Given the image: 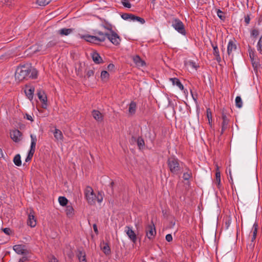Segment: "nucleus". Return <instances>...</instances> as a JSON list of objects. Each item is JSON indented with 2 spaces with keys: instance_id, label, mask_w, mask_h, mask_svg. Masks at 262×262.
<instances>
[{
  "instance_id": "16",
  "label": "nucleus",
  "mask_w": 262,
  "mask_h": 262,
  "mask_svg": "<svg viewBox=\"0 0 262 262\" xmlns=\"http://www.w3.org/2000/svg\"><path fill=\"white\" fill-rule=\"evenodd\" d=\"M34 92V88L31 86L27 87L25 90L26 96L30 100H31L33 98Z\"/></svg>"
},
{
  "instance_id": "27",
  "label": "nucleus",
  "mask_w": 262,
  "mask_h": 262,
  "mask_svg": "<svg viewBox=\"0 0 262 262\" xmlns=\"http://www.w3.org/2000/svg\"><path fill=\"white\" fill-rule=\"evenodd\" d=\"M54 135L56 140L60 141L63 140V136L62 132L59 129H55L54 132Z\"/></svg>"
},
{
  "instance_id": "50",
  "label": "nucleus",
  "mask_w": 262,
  "mask_h": 262,
  "mask_svg": "<svg viewBox=\"0 0 262 262\" xmlns=\"http://www.w3.org/2000/svg\"><path fill=\"white\" fill-rule=\"evenodd\" d=\"M165 238H166V240L168 242H170L172 241V237L170 234H167Z\"/></svg>"
},
{
  "instance_id": "26",
  "label": "nucleus",
  "mask_w": 262,
  "mask_h": 262,
  "mask_svg": "<svg viewBox=\"0 0 262 262\" xmlns=\"http://www.w3.org/2000/svg\"><path fill=\"white\" fill-rule=\"evenodd\" d=\"M58 42V41L57 39L54 38L53 40L49 41L46 46L44 47L45 50L47 49L52 48L55 46Z\"/></svg>"
},
{
  "instance_id": "52",
  "label": "nucleus",
  "mask_w": 262,
  "mask_h": 262,
  "mask_svg": "<svg viewBox=\"0 0 262 262\" xmlns=\"http://www.w3.org/2000/svg\"><path fill=\"white\" fill-rule=\"evenodd\" d=\"M115 68V66L113 64H109L107 66V69L109 71H113Z\"/></svg>"
},
{
  "instance_id": "60",
  "label": "nucleus",
  "mask_w": 262,
  "mask_h": 262,
  "mask_svg": "<svg viewBox=\"0 0 262 262\" xmlns=\"http://www.w3.org/2000/svg\"><path fill=\"white\" fill-rule=\"evenodd\" d=\"M4 156L3 152L2 149L0 148V158H3Z\"/></svg>"
},
{
  "instance_id": "13",
  "label": "nucleus",
  "mask_w": 262,
  "mask_h": 262,
  "mask_svg": "<svg viewBox=\"0 0 262 262\" xmlns=\"http://www.w3.org/2000/svg\"><path fill=\"white\" fill-rule=\"evenodd\" d=\"M125 232L128 237L134 243H135L137 240V236L134 231L129 227H126Z\"/></svg>"
},
{
  "instance_id": "59",
  "label": "nucleus",
  "mask_w": 262,
  "mask_h": 262,
  "mask_svg": "<svg viewBox=\"0 0 262 262\" xmlns=\"http://www.w3.org/2000/svg\"><path fill=\"white\" fill-rule=\"evenodd\" d=\"M130 142L131 143H134L135 142H137V140L135 137H133L131 138Z\"/></svg>"
},
{
  "instance_id": "45",
  "label": "nucleus",
  "mask_w": 262,
  "mask_h": 262,
  "mask_svg": "<svg viewBox=\"0 0 262 262\" xmlns=\"http://www.w3.org/2000/svg\"><path fill=\"white\" fill-rule=\"evenodd\" d=\"M207 116L208 121H210V120H212L211 112L209 108H208L207 110Z\"/></svg>"
},
{
  "instance_id": "53",
  "label": "nucleus",
  "mask_w": 262,
  "mask_h": 262,
  "mask_svg": "<svg viewBox=\"0 0 262 262\" xmlns=\"http://www.w3.org/2000/svg\"><path fill=\"white\" fill-rule=\"evenodd\" d=\"M250 20V18L248 15H247L245 17V21L247 25L249 24Z\"/></svg>"
},
{
  "instance_id": "25",
  "label": "nucleus",
  "mask_w": 262,
  "mask_h": 262,
  "mask_svg": "<svg viewBox=\"0 0 262 262\" xmlns=\"http://www.w3.org/2000/svg\"><path fill=\"white\" fill-rule=\"evenodd\" d=\"M129 19L133 21H138L140 22L141 24H144L145 23V20L143 18L137 16L132 14H131Z\"/></svg>"
},
{
  "instance_id": "38",
  "label": "nucleus",
  "mask_w": 262,
  "mask_h": 262,
  "mask_svg": "<svg viewBox=\"0 0 262 262\" xmlns=\"http://www.w3.org/2000/svg\"><path fill=\"white\" fill-rule=\"evenodd\" d=\"M51 0H37V3L41 6H45L50 3Z\"/></svg>"
},
{
  "instance_id": "30",
  "label": "nucleus",
  "mask_w": 262,
  "mask_h": 262,
  "mask_svg": "<svg viewBox=\"0 0 262 262\" xmlns=\"http://www.w3.org/2000/svg\"><path fill=\"white\" fill-rule=\"evenodd\" d=\"M77 256L80 262H85V254L83 251H78Z\"/></svg>"
},
{
  "instance_id": "14",
  "label": "nucleus",
  "mask_w": 262,
  "mask_h": 262,
  "mask_svg": "<svg viewBox=\"0 0 262 262\" xmlns=\"http://www.w3.org/2000/svg\"><path fill=\"white\" fill-rule=\"evenodd\" d=\"M236 49V44L232 41L230 40L228 42V47H227V52L228 55H233V52L235 51Z\"/></svg>"
},
{
  "instance_id": "7",
  "label": "nucleus",
  "mask_w": 262,
  "mask_h": 262,
  "mask_svg": "<svg viewBox=\"0 0 262 262\" xmlns=\"http://www.w3.org/2000/svg\"><path fill=\"white\" fill-rule=\"evenodd\" d=\"M146 232L147 237L150 239H152L156 234L155 225L154 224L148 225L146 229Z\"/></svg>"
},
{
  "instance_id": "57",
  "label": "nucleus",
  "mask_w": 262,
  "mask_h": 262,
  "mask_svg": "<svg viewBox=\"0 0 262 262\" xmlns=\"http://www.w3.org/2000/svg\"><path fill=\"white\" fill-rule=\"evenodd\" d=\"M93 229H94L95 232L96 234H98V231L97 225L96 224H94L93 226Z\"/></svg>"
},
{
  "instance_id": "9",
  "label": "nucleus",
  "mask_w": 262,
  "mask_h": 262,
  "mask_svg": "<svg viewBox=\"0 0 262 262\" xmlns=\"http://www.w3.org/2000/svg\"><path fill=\"white\" fill-rule=\"evenodd\" d=\"M27 224L31 227H34L36 225V220L34 215V212L32 210H30L28 214Z\"/></svg>"
},
{
  "instance_id": "39",
  "label": "nucleus",
  "mask_w": 262,
  "mask_h": 262,
  "mask_svg": "<svg viewBox=\"0 0 262 262\" xmlns=\"http://www.w3.org/2000/svg\"><path fill=\"white\" fill-rule=\"evenodd\" d=\"M109 74L106 71H103L101 73V78L102 80L107 79L108 78Z\"/></svg>"
},
{
  "instance_id": "18",
  "label": "nucleus",
  "mask_w": 262,
  "mask_h": 262,
  "mask_svg": "<svg viewBox=\"0 0 262 262\" xmlns=\"http://www.w3.org/2000/svg\"><path fill=\"white\" fill-rule=\"evenodd\" d=\"M133 60L136 65L138 67H143L145 64V62L142 60L138 55L133 56Z\"/></svg>"
},
{
  "instance_id": "5",
  "label": "nucleus",
  "mask_w": 262,
  "mask_h": 262,
  "mask_svg": "<svg viewBox=\"0 0 262 262\" xmlns=\"http://www.w3.org/2000/svg\"><path fill=\"white\" fill-rule=\"evenodd\" d=\"M30 137H31V139L30 150V151L28 153V155L26 159V162H28L31 160V159L35 152V146H36V142H37V138H36V136L33 135H31Z\"/></svg>"
},
{
  "instance_id": "4",
  "label": "nucleus",
  "mask_w": 262,
  "mask_h": 262,
  "mask_svg": "<svg viewBox=\"0 0 262 262\" xmlns=\"http://www.w3.org/2000/svg\"><path fill=\"white\" fill-rule=\"evenodd\" d=\"M29 75V69L25 66H22L17 68L15 77L16 80L21 81L28 77Z\"/></svg>"
},
{
  "instance_id": "10",
  "label": "nucleus",
  "mask_w": 262,
  "mask_h": 262,
  "mask_svg": "<svg viewBox=\"0 0 262 262\" xmlns=\"http://www.w3.org/2000/svg\"><path fill=\"white\" fill-rule=\"evenodd\" d=\"M222 118L223 120V122L222 123V129L221 132V134H223L224 130L228 128L229 121L227 115L224 113H222Z\"/></svg>"
},
{
  "instance_id": "44",
  "label": "nucleus",
  "mask_w": 262,
  "mask_h": 262,
  "mask_svg": "<svg viewBox=\"0 0 262 262\" xmlns=\"http://www.w3.org/2000/svg\"><path fill=\"white\" fill-rule=\"evenodd\" d=\"M131 14L124 13L121 15V17L124 20H129Z\"/></svg>"
},
{
  "instance_id": "63",
  "label": "nucleus",
  "mask_w": 262,
  "mask_h": 262,
  "mask_svg": "<svg viewBox=\"0 0 262 262\" xmlns=\"http://www.w3.org/2000/svg\"><path fill=\"white\" fill-rule=\"evenodd\" d=\"M209 121V125L211 126H212V120H210Z\"/></svg>"
},
{
  "instance_id": "28",
  "label": "nucleus",
  "mask_w": 262,
  "mask_h": 262,
  "mask_svg": "<svg viewBox=\"0 0 262 262\" xmlns=\"http://www.w3.org/2000/svg\"><path fill=\"white\" fill-rule=\"evenodd\" d=\"M170 80L172 82L173 85H177L179 88L182 90L184 89L183 85L182 84L180 80L177 78H170Z\"/></svg>"
},
{
  "instance_id": "54",
  "label": "nucleus",
  "mask_w": 262,
  "mask_h": 262,
  "mask_svg": "<svg viewBox=\"0 0 262 262\" xmlns=\"http://www.w3.org/2000/svg\"><path fill=\"white\" fill-rule=\"evenodd\" d=\"M26 118L28 120H30L31 121H33L32 117L29 114H26Z\"/></svg>"
},
{
  "instance_id": "20",
  "label": "nucleus",
  "mask_w": 262,
  "mask_h": 262,
  "mask_svg": "<svg viewBox=\"0 0 262 262\" xmlns=\"http://www.w3.org/2000/svg\"><path fill=\"white\" fill-rule=\"evenodd\" d=\"M92 115L94 118L97 121H101L103 120V116L98 111L94 110L92 112Z\"/></svg>"
},
{
  "instance_id": "24",
  "label": "nucleus",
  "mask_w": 262,
  "mask_h": 262,
  "mask_svg": "<svg viewBox=\"0 0 262 262\" xmlns=\"http://www.w3.org/2000/svg\"><path fill=\"white\" fill-rule=\"evenodd\" d=\"M219 168V166L216 165L215 173V182L217 184L218 187L220 188L221 185V173Z\"/></svg>"
},
{
  "instance_id": "8",
  "label": "nucleus",
  "mask_w": 262,
  "mask_h": 262,
  "mask_svg": "<svg viewBox=\"0 0 262 262\" xmlns=\"http://www.w3.org/2000/svg\"><path fill=\"white\" fill-rule=\"evenodd\" d=\"M37 95L39 99L42 102V107L44 108H46L47 105V98L45 95V92L42 90L39 89L37 90Z\"/></svg>"
},
{
  "instance_id": "34",
  "label": "nucleus",
  "mask_w": 262,
  "mask_h": 262,
  "mask_svg": "<svg viewBox=\"0 0 262 262\" xmlns=\"http://www.w3.org/2000/svg\"><path fill=\"white\" fill-rule=\"evenodd\" d=\"M235 104L238 108H241L243 105V101L240 96H237L235 98Z\"/></svg>"
},
{
  "instance_id": "51",
  "label": "nucleus",
  "mask_w": 262,
  "mask_h": 262,
  "mask_svg": "<svg viewBox=\"0 0 262 262\" xmlns=\"http://www.w3.org/2000/svg\"><path fill=\"white\" fill-rule=\"evenodd\" d=\"M223 12L222 11H221L220 10H218L217 11V16L221 18V19H223L224 17L222 15V14Z\"/></svg>"
},
{
  "instance_id": "35",
  "label": "nucleus",
  "mask_w": 262,
  "mask_h": 262,
  "mask_svg": "<svg viewBox=\"0 0 262 262\" xmlns=\"http://www.w3.org/2000/svg\"><path fill=\"white\" fill-rule=\"evenodd\" d=\"M37 75V72L35 69H33L31 70L29 69V77H31L32 78H36Z\"/></svg>"
},
{
  "instance_id": "62",
  "label": "nucleus",
  "mask_w": 262,
  "mask_h": 262,
  "mask_svg": "<svg viewBox=\"0 0 262 262\" xmlns=\"http://www.w3.org/2000/svg\"><path fill=\"white\" fill-rule=\"evenodd\" d=\"M229 174H230V179L232 181V176H231V171H229Z\"/></svg>"
},
{
  "instance_id": "42",
  "label": "nucleus",
  "mask_w": 262,
  "mask_h": 262,
  "mask_svg": "<svg viewBox=\"0 0 262 262\" xmlns=\"http://www.w3.org/2000/svg\"><path fill=\"white\" fill-rule=\"evenodd\" d=\"M186 65L188 67H190L191 68H192L194 69H197V66L196 65L195 63L193 62V61H188L186 63Z\"/></svg>"
},
{
  "instance_id": "17",
  "label": "nucleus",
  "mask_w": 262,
  "mask_h": 262,
  "mask_svg": "<svg viewBox=\"0 0 262 262\" xmlns=\"http://www.w3.org/2000/svg\"><path fill=\"white\" fill-rule=\"evenodd\" d=\"M13 250L18 254H24L25 252V247L22 245H16L13 246Z\"/></svg>"
},
{
  "instance_id": "32",
  "label": "nucleus",
  "mask_w": 262,
  "mask_h": 262,
  "mask_svg": "<svg viewBox=\"0 0 262 262\" xmlns=\"http://www.w3.org/2000/svg\"><path fill=\"white\" fill-rule=\"evenodd\" d=\"M66 212L67 215L69 217L72 216L74 214V210L73 207L72 206H70V205L67 206V208L66 209Z\"/></svg>"
},
{
  "instance_id": "47",
  "label": "nucleus",
  "mask_w": 262,
  "mask_h": 262,
  "mask_svg": "<svg viewBox=\"0 0 262 262\" xmlns=\"http://www.w3.org/2000/svg\"><path fill=\"white\" fill-rule=\"evenodd\" d=\"M190 177V175L188 172H185L183 174V178L185 180H188Z\"/></svg>"
},
{
  "instance_id": "21",
  "label": "nucleus",
  "mask_w": 262,
  "mask_h": 262,
  "mask_svg": "<svg viewBox=\"0 0 262 262\" xmlns=\"http://www.w3.org/2000/svg\"><path fill=\"white\" fill-rule=\"evenodd\" d=\"M93 60L96 63H100L102 62V59L98 53L94 52L92 55Z\"/></svg>"
},
{
  "instance_id": "48",
  "label": "nucleus",
  "mask_w": 262,
  "mask_h": 262,
  "mask_svg": "<svg viewBox=\"0 0 262 262\" xmlns=\"http://www.w3.org/2000/svg\"><path fill=\"white\" fill-rule=\"evenodd\" d=\"M249 56H250L251 59L252 60H253L254 59V56L253 51L252 49H249Z\"/></svg>"
},
{
  "instance_id": "11",
  "label": "nucleus",
  "mask_w": 262,
  "mask_h": 262,
  "mask_svg": "<svg viewBox=\"0 0 262 262\" xmlns=\"http://www.w3.org/2000/svg\"><path fill=\"white\" fill-rule=\"evenodd\" d=\"M11 139L15 142L20 141L21 139V133L18 130L15 129L10 133Z\"/></svg>"
},
{
  "instance_id": "1",
  "label": "nucleus",
  "mask_w": 262,
  "mask_h": 262,
  "mask_svg": "<svg viewBox=\"0 0 262 262\" xmlns=\"http://www.w3.org/2000/svg\"><path fill=\"white\" fill-rule=\"evenodd\" d=\"M109 30V32L103 33L101 31H98L97 34L99 35L97 37L98 41L103 42L107 38L113 44L118 45L120 43L121 39L119 35L113 31L111 29L106 28Z\"/></svg>"
},
{
  "instance_id": "37",
  "label": "nucleus",
  "mask_w": 262,
  "mask_h": 262,
  "mask_svg": "<svg viewBox=\"0 0 262 262\" xmlns=\"http://www.w3.org/2000/svg\"><path fill=\"white\" fill-rule=\"evenodd\" d=\"M253 228H254V231H253V237L252 238V239H251V241L252 242H253L255 238H256V235H257V229H258V225L257 224H254L253 225Z\"/></svg>"
},
{
  "instance_id": "12",
  "label": "nucleus",
  "mask_w": 262,
  "mask_h": 262,
  "mask_svg": "<svg viewBox=\"0 0 262 262\" xmlns=\"http://www.w3.org/2000/svg\"><path fill=\"white\" fill-rule=\"evenodd\" d=\"M30 54H35L38 52L45 51V49L42 45H35L31 47L29 50Z\"/></svg>"
},
{
  "instance_id": "29",
  "label": "nucleus",
  "mask_w": 262,
  "mask_h": 262,
  "mask_svg": "<svg viewBox=\"0 0 262 262\" xmlns=\"http://www.w3.org/2000/svg\"><path fill=\"white\" fill-rule=\"evenodd\" d=\"M136 110V104L135 102H131L129 106V110L128 112L129 114L130 115H133L135 113Z\"/></svg>"
},
{
  "instance_id": "41",
  "label": "nucleus",
  "mask_w": 262,
  "mask_h": 262,
  "mask_svg": "<svg viewBox=\"0 0 262 262\" xmlns=\"http://www.w3.org/2000/svg\"><path fill=\"white\" fill-rule=\"evenodd\" d=\"M257 50L260 52H262V36L260 37L257 43Z\"/></svg>"
},
{
  "instance_id": "56",
  "label": "nucleus",
  "mask_w": 262,
  "mask_h": 262,
  "mask_svg": "<svg viewBox=\"0 0 262 262\" xmlns=\"http://www.w3.org/2000/svg\"><path fill=\"white\" fill-rule=\"evenodd\" d=\"M28 260V258L27 257H23L21 258H20L19 259V260L18 261V262H26L27 261V260Z\"/></svg>"
},
{
  "instance_id": "3",
  "label": "nucleus",
  "mask_w": 262,
  "mask_h": 262,
  "mask_svg": "<svg viewBox=\"0 0 262 262\" xmlns=\"http://www.w3.org/2000/svg\"><path fill=\"white\" fill-rule=\"evenodd\" d=\"M167 164L170 172L173 174H178L181 171V167L178 160L173 157L169 158Z\"/></svg>"
},
{
  "instance_id": "2",
  "label": "nucleus",
  "mask_w": 262,
  "mask_h": 262,
  "mask_svg": "<svg viewBox=\"0 0 262 262\" xmlns=\"http://www.w3.org/2000/svg\"><path fill=\"white\" fill-rule=\"evenodd\" d=\"M84 194L86 201L90 205H94L96 201L101 203L103 200L102 194L99 192L96 195L94 193L92 188L90 186L86 187L84 191Z\"/></svg>"
},
{
  "instance_id": "40",
  "label": "nucleus",
  "mask_w": 262,
  "mask_h": 262,
  "mask_svg": "<svg viewBox=\"0 0 262 262\" xmlns=\"http://www.w3.org/2000/svg\"><path fill=\"white\" fill-rule=\"evenodd\" d=\"M121 3L125 7L127 8H130L132 6L128 0H121Z\"/></svg>"
},
{
  "instance_id": "19",
  "label": "nucleus",
  "mask_w": 262,
  "mask_h": 262,
  "mask_svg": "<svg viewBox=\"0 0 262 262\" xmlns=\"http://www.w3.org/2000/svg\"><path fill=\"white\" fill-rule=\"evenodd\" d=\"M86 41L97 43L98 41V39L97 38V36H92V35H84L82 37Z\"/></svg>"
},
{
  "instance_id": "55",
  "label": "nucleus",
  "mask_w": 262,
  "mask_h": 262,
  "mask_svg": "<svg viewBox=\"0 0 262 262\" xmlns=\"http://www.w3.org/2000/svg\"><path fill=\"white\" fill-rule=\"evenodd\" d=\"M49 262H58L57 259L54 256H52L51 258L49 260Z\"/></svg>"
},
{
  "instance_id": "36",
  "label": "nucleus",
  "mask_w": 262,
  "mask_h": 262,
  "mask_svg": "<svg viewBox=\"0 0 262 262\" xmlns=\"http://www.w3.org/2000/svg\"><path fill=\"white\" fill-rule=\"evenodd\" d=\"M137 143L140 149L143 148V147L144 146V141L143 139L141 137H139L137 139Z\"/></svg>"
},
{
  "instance_id": "33",
  "label": "nucleus",
  "mask_w": 262,
  "mask_h": 262,
  "mask_svg": "<svg viewBox=\"0 0 262 262\" xmlns=\"http://www.w3.org/2000/svg\"><path fill=\"white\" fill-rule=\"evenodd\" d=\"M58 201L60 205L64 206L68 203V200L64 196H59L58 198Z\"/></svg>"
},
{
  "instance_id": "61",
  "label": "nucleus",
  "mask_w": 262,
  "mask_h": 262,
  "mask_svg": "<svg viewBox=\"0 0 262 262\" xmlns=\"http://www.w3.org/2000/svg\"><path fill=\"white\" fill-rule=\"evenodd\" d=\"M114 185V182H112L111 183V186L112 187V192H113V187Z\"/></svg>"
},
{
  "instance_id": "15",
  "label": "nucleus",
  "mask_w": 262,
  "mask_h": 262,
  "mask_svg": "<svg viewBox=\"0 0 262 262\" xmlns=\"http://www.w3.org/2000/svg\"><path fill=\"white\" fill-rule=\"evenodd\" d=\"M74 31L73 29L71 28H62L57 31V33L61 36H67L71 34Z\"/></svg>"
},
{
  "instance_id": "23",
  "label": "nucleus",
  "mask_w": 262,
  "mask_h": 262,
  "mask_svg": "<svg viewBox=\"0 0 262 262\" xmlns=\"http://www.w3.org/2000/svg\"><path fill=\"white\" fill-rule=\"evenodd\" d=\"M212 47L213 49V55L215 56L216 60L218 62H220L221 58L220 56L219 51L217 46H214L213 44H212Z\"/></svg>"
},
{
  "instance_id": "49",
  "label": "nucleus",
  "mask_w": 262,
  "mask_h": 262,
  "mask_svg": "<svg viewBox=\"0 0 262 262\" xmlns=\"http://www.w3.org/2000/svg\"><path fill=\"white\" fill-rule=\"evenodd\" d=\"M3 230L4 232V233L7 235H10V234L11 232V229L9 228H4V229H3Z\"/></svg>"
},
{
  "instance_id": "22",
  "label": "nucleus",
  "mask_w": 262,
  "mask_h": 262,
  "mask_svg": "<svg viewBox=\"0 0 262 262\" xmlns=\"http://www.w3.org/2000/svg\"><path fill=\"white\" fill-rule=\"evenodd\" d=\"M101 248L106 255H108L111 253V249L108 245L104 242L101 244Z\"/></svg>"
},
{
  "instance_id": "46",
  "label": "nucleus",
  "mask_w": 262,
  "mask_h": 262,
  "mask_svg": "<svg viewBox=\"0 0 262 262\" xmlns=\"http://www.w3.org/2000/svg\"><path fill=\"white\" fill-rule=\"evenodd\" d=\"M251 34L254 37H256L258 35L259 32L256 29H253L252 31Z\"/></svg>"
},
{
  "instance_id": "6",
  "label": "nucleus",
  "mask_w": 262,
  "mask_h": 262,
  "mask_svg": "<svg viewBox=\"0 0 262 262\" xmlns=\"http://www.w3.org/2000/svg\"><path fill=\"white\" fill-rule=\"evenodd\" d=\"M172 26L179 33L182 35H185L186 31L183 23L178 18H174L172 21Z\"/></svg>"
},
{
  "instance_id": "43",
  "label": "nucleus",
  "mask_w": 262,
  "mask_h": 262,
  "mask_svg": "<svg viewBox=\"0 0 262 262\" xmlns=\"http://www.w3.org/2000/svg\"><path fill=\"white\" fill-rule=\"evenodd\" d=\"M94 71L93 70H88L86 72V75L85 76L88 77V78H90V77L93 76L94 75Z\"/></svg>"
},
{
  "instance_id": "58",
  "label": "nucleus",
  "mask_w": 262,
  "mask_h": 262,
  "mask_svg": "<svg viewBox=\"0 0 262 262\" xmlns=\"http://www.w3.org/2000/svg\"><path fill=\"white\" fill-rule=\"evenodd\" d=\"M231 224V220L230 219H229L225 223V225L226 226V228H228L230 225V224Z\"/></svg>"
},
{
  "instance_id": "31",
  "label": "nucleus",
  "mask_w": 262,
  "mask_h": 262,
  "mask_svg": "<svg viewBox=\"0 0 262 262\" xmlns=\"http://www.w3.org/2000/svg\"><path fill=\"white\" fill-rule=\"evenodd\" d=\"M13 162L17 166H20L21 165V158L19 154L15 156L13 158Z\"/></svg>"
}]
</instances>
